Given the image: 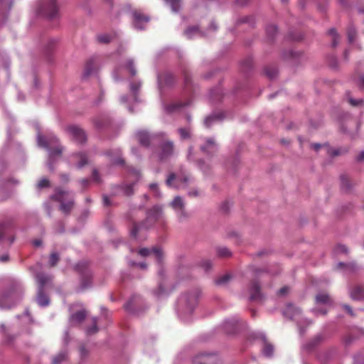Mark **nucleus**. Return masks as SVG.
<instances>
[{
	"label": "nucleus",
	"mask_w": 364,
	"mask_h": 364,
	"mask_svg": "<svg viewBox=\"0 0 364 364\" xmlns=\"http://www.w3.org/2000/svg\"><path fill=\"white\" fill-rule=\"evenodd\" d=\"M37 141L38 146L46 149L48 154V166L53 171V164L56 158L60 157L64 150L63 146L59 143L58 139L54 136H43L38 135Z\"/></svg>",
	"instance_id": "obj_1"
},
{
	"label": "nucleus",
	"mask_w": 364,
	"mask_h": 364,
	"mask_svg": "<svg viewBox=\"0 0 364 364\" xmlns=\"http://www.w3.org/2000/svg\"><path fill=\"white\" fill-rule=\"evenodd\" d=\"M200 294V290L197 289L187 294L181 296L179 299L178 312L179 316L185 321H188L189 316L193 313L198 304V300Z\"/></svg>",
	"instance_id": "obj_2"
},
{
	"label": "nucleus",
	"mask_w": 364,
	"mask_h": 364,
	"mask_svg": "<svg viewBox=\"0 0 364 364\" xmlns=\"http://www.w3.org/2000/svg\"><path fill=\"white\" fill-rule=\"evenodd\" d=\"M163 215V207L161 205H154L146 212V219L141 223H134L131 230V235L136 237L137 232L141 229H149L158 221Z\"/></svg>",
	"instance_id": "obj_3"
},
{
	"label": "nucleus",
	"mask_w": 364,
	"mask_h": 364,
	"mask_svg": "<svg viewBox=\"0 0 364 364\" xmlns=\"http://www.w3.org/2000/svg\"><path fill=\"white\" fill-rule=\"evenodd\" d=\"M57 0H40L35 6L37 16L48 19H53L58 16L59 8Z\"/></svg>",
	"instance_id": "obj_4"
},
{
	"label": "nucleus",
	"mask_w": 364,
	"mask_h": 364,
	"mask_svg": "<svg viewBox=\"0 0 364 364\" xmlns=\"http://www.w3.org/2000/svg\"><path fill=\"white\" fill-rule=\"evenodd\" d=\"M135 138L141 146L154 150L157 142L163 140V132L151 134L147 130L141 129L135 133Z\"/></svg>",
	"instance_id": "obj_5"
},
{
	"label": "nucleus",
	"mask_w": 364,
	"mask_h": 364,
	"mask_svg": "<svg viewBox=\"0 0 364 364\" xmlns=\"http://www.w3.org/2000/svg\"><path fill=\"white\" fill-rule=\"evenodd\" d=\"M69 195V191L58 188L55 189V193L50 196L51 199L60 203L59 209L66 215L70 213L75 205L73 198H70L67 202L65 201Z\"/></svg>",
	"instance_id": "obj_6"
},
{
	"label": "nucleus",
	"mask_w": 364,
	"mask_h": 364,
	"mask_svg": "<svg viewBox=\"0 0 364 364\" xmlns=\"http://www.w3.org/2000/svg\"><path fill=\"white\" fill-rule=\"evenodd\" d=\"M156 146H159L160 148L158 156L161 160L167 159L173 155L174 150L173 143L165 137V134L164 132L163 140L158 141Z\"/></svg>",
	"instance_id": "obj_7"
},
{
	"label": "nucleus",
	"mask_w": 364,
	"mask_h": 364,
	"mask_svg": "<svg viewBox=\"0 0 364 364\" xmlns=\"http://www.w3.org/2000/svg\"><path fill=\"white\" fill-rule=\"evenodd\" d=\"M70 137L77 143L82 144L87 140V135L85 131L77 125H69L65 129Z\"/></svg>",
	"instance_id": "obj_8"
},
{
	"label": "nucleus",
	"mask_w": 364,
	"mask_h": 364,
	"mask_svg": "<svg viewBox=\"0 0 364 364\" xmlns=\"http://www.w3.org/2000/svg\"><path fill=\"white\" fill-rule=\"evenodd\" d=\"M38 289L46 290L53 287V276L45 272H38L36 274Z\"/></svg>",
	"instance_id": "obj_9"
},
{
	"label": "nucleus",
	"mask_w": 364,
	"mask_h": 364,
	"mask_svg": "<svg viewBox=\"0 0 364 364\" xmlns=\"http://www.w3.org/2000/svg\"><path fill=\"white\" fill-rule=\"evenodd\" d=\"M129 178H132V181L129 184H124L121 186V189L123 193L127 196H130L134 193L133 186L139 180L141 177L140 172L134 168H130L129 170Z\"/></svg>",
	"instance_id": "obj_10"
},
{
	"label": "nucleus",
	"mask_w": 364,
	"mask_h": 364,
	"mask_svg": "<svg viewBox=\"0 0 364 364\" xmlns=\"http://www.w3.org/2000/svg\"><path fill=\"white\" fill-rule=\"evenodd\" d=\"M218 357L214 354L200 353L193 359V364H216Z\"/></svg>",
	"instance_id": "obj_11"
},
{
	"label": "nucleus",
	"mask_w": 364,
	"mask_h": 364,
	"mask_svg": "<svg viewBox=\"0 0 364 364\" xmlns=\"http://www.w3.org/2000/svg\"><path fill=\"white\" fill-rule=\"evenodd\" d=\"M250 299L251 301H262L264 296L260 290V285L257 281H252L250 286Z\"/></svg>",
	"instance_id": "obj_12"
},
{
	"label": "nucleus",
	"mask_w": 364,
	"mask_h": 364,
	"mask_svg": "<svg viewBox=\"0 0 364 364\" xmlns=\"http://www.w3.org/2000/svg\"><path fill=\"white\" fill-rule=\"evenodd\" d=\"M13 230V225L11 221L2 223L0 224V240H4L7 236L10 242H13L14 238L10 235Z\"/></svg>",
	"instance_id": "obj_13"
},
{
	"label": "nucleus",
	"mask_w": 364,
	"mask_h": 364,
	"mask_svg": "<svg viewBox=\"0 0 364 364\" xmlns=\"http://www.w3.org/2000/svg\"><path fill=\"white\" fill-rule=\"evenodd\" d=\"M200 150L208 156H213L218 151V145L213 139L208 138L205 143L200 146Z\"/></svg>",
	"instance_id": "obj_14"
},
{
	"label": "nucleus",
	"mask_w": 364,
	"mask_h": 364,
	"mask_svg": "<svg viewBox=\"0 0 364 364\" xmlns=\"http://www.w3.org/2000/svg\"><path fill=\"white\" fill-rule=\"evenodd\" d=\"M134 16V26L139 30L144 28V24L148 23L149 18L139 12L135 11Z\"/></svg>",
	"instance_id": "obj_15"
},
{
	"label": "nucleus",
	"mask_w": 364,
	"mask_h": 364,
	"mask_svg": "<svg viewBox=\"0 0 364 364\" xmlns=\"http://www.w3.org/2000/svg\"><path fill=\"white\" fill-rule=\"evenodd\" d=\"M349 294L353 300L364 301V285H355L350 289Z\"/></svg>",
	"instance_id": "obj_16"
},
{
	"label": "nucleus",
	"mask_w": 364,
	"mask_h": 364,
	"mask_svg": "<svg viewBox=\"0 0 364 364\" xmlns=\"http://www.w3.org/2000/svg\"><path fill=\"white\" fill-rule=\"evenodd\" d=\"M158 81L160 86H170L174 83L175 77L172 73L166 72L163 74L158 75Z\"/></svg>",
	"instance_id": "obj_17"
},
{
	"label": "nucleus",
	"mask_w": 364,
	"mask_h": 364,
	"mask_svg": "<svg viewBox=\"0 0 364 364\" xmlns=\"http://www.w3.org/2000/svg\"><path fill=\"white\" fill-rule=\"evenodd\" d=\"M107 154L112 157L111 162L114 165H123L124 159L122 158L121 151L119 149L109 150Z\"/></svg>",
	"instance_id": "obj_18"
},
{
	"label": "nucleus",
	"mask_w": 364,
	"mask_h": 364,
	"mask_svg": "<svg viewBox=\"0 0 364 364\" xmlns=\"http://www.w3.org/2000/svg\"><path fill=\"white\" fill-rule=\"evenodd\" d=\"M151 253H154L159 260L161 259V257L162 256V252L160 248L153 247L151 250L148 248H142L140 249L139 251V254L142 257H147L150 255Z\"/></svg>",
	"instance_id": "obj_19"
},
{
	"label": "nucleus",
	"mask_w": 364,
	"mask_h": 364,
	"mask_svg": "<svg viewBox=\"0 0 364 364\" xmlns=\"http://www.w3.org/2000/svg\"><path fill=\"white\" fill-rule=\"evenodd\" d=\"M87 316V312L85 310H80L73 314L70 317V321L73 324L81 323Z\"/></svg>",
	"instance_id": "obj_20"
},
{
	"label": "nucleus",
	"mask_w": 364,
	"mask_h": 364,
	"mask_svg": "<svg viewBox=\"0 0 364 364\" xmlns=\"http://www.w3.org/2000/svg\"><path fill=\"white\" fill-rule=\"evenodd\" d=\"M36 301L39 306H47L50 304V299L46 294V290L38 289Z\"/></svg>",
	"instance_id": "obj_21"
},
{
	"label": "nucleus",
	"mask_w": 364,
	"mask_h": 364,
	"mask_svg": "<svg viewBox=\"0 0 364 364\" xmlns=\"http://www.w3.org/2000/svg\"><path fill=\"white\" fill-rule=\"evenodd\" d=\"M186 104L179 102H171L164 107L165 111L168 114L176 113L180 112Z\"/></svg>",
	"instance_id": "obj_22"
},
{
	"label": "nucleus",
	"mask_w": 364,
	"mask_h": 364,
	"mask_svg": "<svg viewBox=\"0 0 364 364\" xmlns=\"http://www.w3.org/2000/svg\"><path fill=\"white\" fill-rule=\"evenodd\" d=\"M300 313L299 308L294 306L293 304H288L284 311V315L292 319L295 318Z\"/></svg>",
	"instance_id": "obj_23"
},
{
	"label": "nucleus",
	"mask_w": 364,
	"mask_h": 364,
	"mask_svg": "<svg viewBox=\"0 0 364 364\" xmlns=\"http://www.w3.org/2000/svg\"><path fill=\"white\" fill-rule=\"evenodd\" d=\"M354 185L355 183L351 181L347 175L343 174L341 176V186L343 190L348 191Z\"/></svg>",
	"instance_id": "obj_24"
},
{
	"label": "nucleus",
	"mask_w": 364,
	"mask_h": 364,
	"mask_svg": "<svg viewBox=\"0 0 364 364\" xmlns=\"http://www.w3.org/2000/svg\"><path fill=\"white\" fill-rule=\"evenodd\" d=\"M96 68H97V65H96L95 59H94V58L90 59L85 65V71H84V77H88L89 75L92 74L95 71Z\"/></svg>",
	"instance_id": "obj_25"
},
{
	"label": "nucleus",
	"mask_w": 364,
	"mask_h": 364,
	"mask_svg": "<svg viewBox=\"0 0 364 364\" xmlns=\"http://www.w3.org/2000/svg\"><path fill=\"white\" fill-rule=\"evenodd\" d=\"M92 284V277L89 272L86 271L83 273L80 281L81 289H85L90 287Z\"/></svg>",
	"instance_id": "obj_26"
},
{
	"label": "nucleus",
	"mask_w": 364,
	"mask_h": 364,
	"mask_svg": "<svg viewBox=\"0 0 364 364\" xmlns=\"http://www.w3.org/2000/svg\"><path fill=\"white\" fill-rule=\"evenodd\" d=\"M169 205L175 211L178 209L184 208L186 206V202L181 196H177L173 199Z\"/></svg>",
	"instance_id": "obj_27"
},
{
	"label": "nucleus",
	"mask_w": 364,
	"mask_h": 364,
	"mask_svg": "<svg viewBox=\"0 0 364 364\" xmlns=\"http://www.w3.org/2000/svg\"><path fill=\"white\" fill-rule=\"evenodd\" d=\"M58 41L56 38H49L44 43L45 51L48 53H50L57 46Z\"/></svg>",
	"instance_id": "obj_28"
},
{
	"label": "nucleus",
	"mask_w": 364,
	"mask_h": 364,
	"mask_svg": "<svg viewBox=\"0 0 364 364\" xmlns=\"http://www.w3.org/2000/svg\"><path fill=\"white\" fill-rule=\"evenodd\" d=\"M348 151L347 147H339L337 149L328 148L327 153L329 156L334 157L346 154Z\"/></svg>",
	"instance_id": "obj_29"
},
{
	"label": "nucleus",
	"mask_w": 364,
	"mask_h": 364,
	"mask_svg": "<svg viewBox=\"0 0 364 364\" xmlns=\"http://www.w3.org/2000/svg\"><path fill=\"white\" fill-rule=\"evenodd\" d=\"M141 87V82L140 80L132 81L130 82L129 88L130 91L134 97L136 101H137V94Z\"/></svg>",
	"instance_id": "obj_30"
},
{
	"label": "nucleus",
	"mask_w": 364,
	"mask_h": 364,
	"mask_svg": "<svg viewBox=\"0 0 364 364\" xmlns=\"http://www.w3.org/2000/svg\"><path fill=\"white\" fill-rule=\"evenodd\" d=\"M177 218L180 222H183L189 219L190 214L186 210V206L184 208L175 210Z\"/></svg>",
	"instance_id": "obj_31"
},
{
	"label": "nucleus",
	"mask_w": 364,
	"mask_h": 364,
	"mask_svg": "<svg viewBox=\"0 0 364 364\" xmlns=\"http://www.w3.org/2000/svg\"><path fill=\"white\" fill-rule=\"evenodd\" d=\"M68 358L67 351L63 350L56 355L53 356L52 359V364H61L63 361H65Z\"/></svg>",
	"instance_id": "obj_32"
},
{
	"label": "nucleus",
	"mask_w": 364,
	"mask_h": 364,
	"mask_svg": "<svg viewBox=\"0 0 364 364\" xmlns=\"http://www.w3.org/2000/svg\"><path fill=\"white\" fill-rule=\"evenodd\" d=\"M274 353V347L272 345L269 343L266 338H264V346L262 348V353L264 355L267 357H271L273 355Z\"/></svg>",
	"instance_id": "obj_33"
},
{
	"label": "nucleus",
	"mask_w": 364,
	"mask_h": 364,
	"mask_svg": "<svg viewBox=\"0 0 364 364\" xmlns=\"http://www.w3.org/2000/svg\"><path fill=\"white\" fill-rule=\"evenodd\" d=\"M73 157L75 159L79 160V162L77 164L78 168L83 167L85 164H87V159L85 154L83 153H77L73 155Z\"/></svg>",
	"instance_id": "obj_34"
},
{
	"label": "nucleus",
	"mask_w": 364,
	"mask_h": 364,
	"mask_svg": "<svg viewBox=\"0 0 364 364\" xmlns=\"http://www.w3.org/2000/svg\"><path fill=\"white\" fill-rule=\"evenodd\" d=\"M221 119L220 114H212L206 117L204 121L205 126L210 127L214 122L219 121Z\"/></svg>",
	"instance_id": "obj_35"
},
{
	"label": "nucleus",
	"mask_w": 364,
	"mask_h": 364,
	"mask_svg": "<svg viewBox=\"0 0 364 364\" xmlns=\"http://www.w3.org/2000/svg\"><path fill=\"white\" fill-rule=\"evenodd\" d=\"M218 256L220 257H230L232 256L231 251L226 247H218L216 249Z\"/></svg>",
	"instance_id": "obj_36"
},
{
	"label": "nucleus",
	"mask_w": 364,
	"mask_h": 364,
	"mask_svg": "<svg viewBox=\"0 0 364 364\" xmlns=\"http://www.w3.org/2000/svg\"><path fill=\"white\" fill-rule=\"evenodd\" d=\"M124 68L127 69L132 76H134L136 74V70L134 67L133 59H128L124 65Z\"/></svg>",
	"instance_id": "obj_37"
},
{
	"label": "nucleus",
	"mask_w": 364,
	"mask_h": 364,
	"mask_svg": "<svg viewBox=\"0 0 364 364\" xmlns=\"http://www.w3.org/2000/svg\"><path fill=\"white\" fill-rule=\"evenodd\" d=\"M138 300H139V297L138 296H132L125 304V309L129 311H133L134 306L137 303Z\"/></svg>",
	"instance_id": "obj_38"
},
{
	"label": "nucleus",
	"mask_w": 364,
	"mask_h": 364,
	"mask_svg": "<svg viewBox=\"0 0 364 364\" xmlns=\"http://www.w3.org/2000/svg\"><path fill=\"white\" fill-rule=\"evenodd\" d=\"M316 301L318 304H328L331 301L328 294L319 293L316 296Z\"/></svg>",
	"instance_id": "obj_39"
},
{
	"label": "nucleus",
	"mask_w": 364,
	"mask_h": 364,
	"mask_svg": "<svg viewBox=\"0 0 364 364\" xmlns=\"http://www.w3.org/2000/svg\"><path fill=\"white\" fill-rule=\"evenodd\" d=\"M60 260V255L58 253L54 252L50 254L49 257V266L53 267L57 265Z\"/></svg>",
	"instance_id": "obj_40"
},
{
	"label": "nucleus",
	"mask_w": 364,
	"mask_h": 364,
	"mask_svg": "<svg viewBox=\"0 0 364 364\" xmlns=\"http://www.w3.org/2000/svg\"><path fill=\"white\" fill-rule=\"evenodd\" d=\"M328 34L332 36V46L336 47L338 44L339 36L334 28L328 31Z\"/></svg>",
	"instance_id": "obj_41"
},
{
	"label": "nucleus",
	"mask_w": 364,
	"mask_h": 364,
	"mask_svg": "<svg viewBox=\"0 0 364 364\" xmlns=\"http://www.w3.org/2000/svg\"><path fill=\"white\" fill-rule=\"evenodd\" d=\"M266 32L269 38H273L277 33V28L275 25H269L267 27Z\"/></svg>",
	"instance_id": "obj_42"
},
{
	"label": "nucleus",
	"mask_w": 364,
	"mask_h": 364,
	"mask_svg": "<svg viewBox=\"0 0 364 364\" xmlns=\"http://www.w3.org/2000/svg\"><path fill=\"white\" fill-rule=\"evenodd\" d=\"M98 331V328L97 326V318L94 317L92 318V325L91 327H88L86 329V332L89 335L94 334Z\"/></svg>",
	"instance_id": "obj_43"
},
{
	"label": "nucleus",
	"mask_w": 364,
	"mask_h": 364,
	"mask_svg": "<svg viewBox=\"0 0 364 364\" xmlns=\"http://www.w3.org/2000/svg\"><path fill=\"white\" fill-rule=\"evenodd\" d=\"M97 38L98 42H100V43H108L111 41L112 36L109 34L105 33V34L98 35Z\"/></svg>",
	"instance_id": "obj_44"
},
{
	"label": "nucleus",
	"mask_w": 364,
	"mask_h": 364,
	"mask_svg": "<svg viewBox=\"0 0 364 364\" xmlns=\"http://www.w3.org/2000/svg\"><path fill=\"white\" fill-rule=\"evenodd\" d=\"M200 266L204 269V271L208 272L211 269L213 263L210 260L203 259L200 262Z\"/></svg>",
	"instance_id": "obj_45"
},
{
	"label": "nucleus",
	"mask_w": 364,
	"mask_h": 364,
	"mask_svg": "<svg viewBox=\"0 0 364 364\" xmlns=\"http://www.w3.org/2000/svg\"><path fill=\"white\" fill-rule=\"evenodd\" d=\"M231 277L229 274L223 275L216 279L215 283L218 285H225L230 281Z\"/></svg>",
	"instance_id": "obj_46"
},
{
	"label": "nucleus",
	"mask_w": 364,
	"mask_h": 364,
	"mask_svg": "<svg viewBox=\"0 0 364 364\" xmlns=\"http://www.w3.org/2000/svg\"><path fill=\"white\" fill-rule=\"evenodd\" d=\"M166 1L169 3L173 11L178 12L179 11L181 0H166Z\"/></svg>",
	"instance_id": "obj_47"
},
{
	"label": "nucleus",
	"mask_w": 364,
	"mask_h": 364,
	"mask_svg": "<svg viewBox=\"0 0 364 364\" xmlns=\"http://www.w3.org/2000/svg\"><path fill=\"white\" fill-rule=\"evenodd\" d=\"M199 33L198 27V26H192L188 28H187L185 31V35L188 38H191L193 34H196Z\"/></svg>",
	"instance_id": "obj_48"
},
{
	"label": "nucleus",
	"mask_w": 364,
	"mask_h": 364,
	"mask_svg": "<svg viewBox=\"0 0 364 364\" xmlns=\"http://www.w3.org/2000/svg\"><path fill=\"white\" fill-rule=\"evenodd\" d=\"M149 189L154 193V196L156 198H160L161 196V192L159 191L158 184L156 183H152L149 184Z\"/></svg>",
	"instance_id": "obj_49"
},
{
	"label": "nucleus",
	"mask_w": 364,
	"mask_h": 364,
	"mask_svg": "<svg viewBox=\"0 0 364 364\" xmlns=\"http://www.w3.org/2000/svg\"><path fill=\"white\" fill-rule=\"evenodd\" d=\"M348 100L349 103L353 107L362 106L364 103V101L362 99L355 100L351 97H348Z\"/></svg>",
	"instance_id": "obj_50"
},
{
	"label": "nucleus",
	"mask_w": 364,
	"mask_h": 364,
	"mask_svg": "<svg viewBox=\"0 0 364 364\" xmlns=\"http://www.w3.org/2000/svg\"><path fill=\"white\" fill-rule=\"evenodd\" d=\"M265 73L270 79H273L277 74V70L274 68H267Z\"/></svg>",
	"instance_id": "obj_51"
},
{
	"label": "nucleus",
	"mask_w": 364,
	"mask_h": 364,
	"mask_svg": "<svg viewBox=\"0 0 364 364\" xmlns=\"http://www.w3.org/2000/svg\"><path fill=\"white\" fill-rule=\"evenodd\" d=\"M356 31L353 27H350L348 30V38L350 43H353L355 38Z\"/></svg>",
	"instance_id": "obj_52"
},
{
	"label": "nucleus",
	"mask_w": 364,
	"mask_h": 364,
	"mask_svg": "<svg viewBox=\"0 0 364 364\" xmlns=\"http://www.w3.org/2000/svg\"><path fill=\"white\" fill-rule=\"evenodd\" d=\"M178 132L180 134L181 139H186L190 138V131L188 129L180 128L178 129Z\"/></svg>",
	"instance_id": "obj_53"
},
{
	"label": "nucleus",
	"mask_w": 364,
	"mask_h": 364,
	"mask_svg": "<svg viewBox=\"0 0 364 364\" xmlns=\"http://www.w3.org/2000/svg\"><path fill=\"white\" fill-rule=\"evenodd\" d=\"M198 166L203 172H207L210 169V165L209 164H205L202 160L198 161Z\"/></svg>",
	"instance_id": "obj_54"
},
{
	"label": "nucleus",
	"mask_w": 364,
	"mask_h": 364,
	"mask_svg": "<svg viewBox=\"0 0 364 364\" xmlns=\"http://www.w3.org/2000/svg\"><path fill=\"white\" fill-rule=\"evenodd\" d=\"M166 292V289L163 287L161 284H159L157 289L154 291V294L156 297L159 298L163 296Z\"/></svg>",
	"instance_id": "obj_55"
},
{
	"label": "nucleus",
	"mask_w": 364,
	"mask_h": 364,
	"mask_svg": "<svg viewBox=\"0 0 364 364\" xmlns=\"http://www.w3.org/2000/svg\"><path fill=\"white\" fill-rule=\"evenodd\" d=\"M50 186V181L47 178H42L38 183V188H44Z\"/></svg>",
	"instance_id": "obj_56"
},
{
	"label": "nucleus",
	"mask_w": 364,
	"mask_h": 364,
	"mask_svg": "<svg viewBox=\"0 0 364 364\" xmlns=\"http://www.w3.org/2000/svg\"><path fill=\"white\" fill-rule=\"evenodd\" d=\"M341 307L349 314L351 316L354 317L355 316V314L351 308V306H350L348 304H341Z\"/></svg>",
	"instance_id": "obj_57"
},
{
	"label": "nucleus",
	"mask_w": 364,
	"mask_h": 364,
	"mask_svg": "<svg viewBox=\"0 0 364 364\" xmlns=\"http://www.w3.org/2000/svg\"><path fill=\"white\" fill-rule=\"evenodd\" d=\"M28 321V322L32 323H34V320L33 319L31 314L28 311H24V321Z\"/></svg>",
	"instance_id": "obj_58"
},
{
	"label": "nucleus",
	"mask_w": 364,
	"mask_h": 364,
	"mask_svg": "<svg viewBox=\"0 0 364 364\" xmlns=\"http://www.w3.org/2000/svg\"><path fill=\"white\" fill-rule=\"evenodd\" d=\"M176 179V175L174 173H171L168 178L166 179V184L168 186H172V181Z\"/></svg>",
	"instance_id": "obj_59"
},
{
	"label": "nucleus",
	"mask_w": 364,
	"mask_h": 364,
	"mask_svg": "<svg viewBox=\"0 0 364 364\" xmlns=\"http://www.w3.org/2000/svg\"><path fill=\"white\" fill-rule=\"evenodd\" d=\"M188 196L190 197H198L200 196V191L198 189H193L188 192Z\"/></svg>",
	"instance_id": "obj_60"
},
{
	"label": "nucleus",
	"mask_w": 364,
	"mask_h": 364,
	"mask_svg": "<svg viewBox=\"0 0 364 364\" xmlns=\"http://www.w3.org/2000/svg\"><path fill=\"white\" fill-rule=\"evenodd\" d=\"M337 252L346 254L348 252V250H347V247L345 245H338L337 247Z\"/></svg>",
	"instance_id": "obj_61"
},
{
	"label": "nucleus",
	"mask_w": 364,
	"mask_h": 364,
	"mask_svg": "<svg viewBox=\"0 0 364 364\" xmlns=\"http://www.w3.org/2000/svg\"><path fill=\"white\" fill-rule=\"evenodd\" d=\"M103 204L105 206H109L111 205V201L108 196H103Z\"/></svg>",
	"instance_id": "obj_62"
},
{
	"label": "nucleus",
	"mask_w": 364,
	"mask_h": 364,
	"mask_svg": "<svg viewBox=\"0 0 364 364\" xmlns=\"http://www.w3.org/2000/svg\"><path fill=\"white\" fill-rule=\"evenodd\" d=\"M80 353L81 355V357H85L87 355L88 352L85 346H81L80 348Z\"/></svg>",
	"instance_id": "obj_63"
},
{
	"label": "nucleus",
	"mask_w": 364,
	"mask_h": 364,
	"mask_svg": "<svg viewBox=\"0 0 364 364\" xmlns=\"http://www.w3.org/2000/svg\"><path fill=\"white\" fill-rule=\"evenodd\" d=\"M42 240H40V239H36L32 241V244L33 246L38 247H41L42 245Z\"/></svg>",
	"instance_id": "obj_64"
}]
</instances>
